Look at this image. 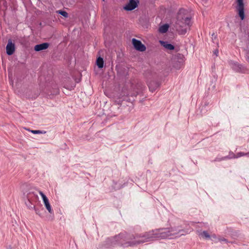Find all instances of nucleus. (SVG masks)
Listing matches in <instances>:
<instances>
[{
    "instance_id": "26",
    "label": "nucleus",
    "mask_w": 249,
    "mask_h": 249,
    "mask_svg": "<svg viewBox=\"0 0 249 249\" xmlns=\"http://www.w3.org/2000/svg\"><path fill=\"white\" fill-rule=\"evenodd\" d=\"M223 241H226V239H224L223 240H222Z\"/></svg>"
},
{
    "instance_id": "3",
    "label": "nucleus",
    "mask_w": 249,
    "mask_h": 249,
    "mask_svg": "<svg viewBox=\"0 0 249 249\" xmlns=\"http://www.w3.org/2000/svg\"><path fill=\"white\" fill-rule=\"evenodd\" d=\"M147 233L149 241H153L156 239L171 238L168 228L156 229L147 232Z\"/></svg>"
},
{
    "instance_id": "15",
    "label": "nucleus",
    "mask_w": 249,
    "mask_h": 249,
    "mask_svg": "<svg viewBox=\"0 0 249 249\" xmlns=\"http://www.w3.org/2000/svg\"><path fill=\"white\" fill-rule=\"evenodd\" d=\"M96 64L98 66V68L100 69H102L104 67V60L103 58L101 57H99L96 60Z\"/></svg>"
},
{
    "instance_id": "8",
    "label": "nucleus",
    "mask_w": 249,
    "mask_h": 249,
    "mask_svg": "<svg viewBox=\"0 0 249 249\" xmlns=\"http://www.w3.org/2000/svg\"><path fill=\"white\" fill-rule=\"evenodd\" d=\"M138 6V1L136 0H130L129 2L124 7L126 11H131L135 9Z\"/></svg>"
},
{
    "instance_id": "23",
    "label": "nucleus",
    "mask_w": 249,
    "mask_h": 249,
    "mask_svg": "<svg viewBox=\"0 0 249 249\" xmlns=\"http://www.w3.org/2000/svg\"><path fill=\"white\" fill-rule=\"evenodd\" d=\"M212 39L213 40V38H216V36L215 35L214 33H213L212 35Z\"/></svg>"
},
{
    "instance_id": "24",
    "label": "nucleus",
    "mask_w": 249,
    "mask_h": 249,
    "mask_svg": "<svg viewBox=\"0 0 249 249\" xmlns=\"http://www.w3.org/2000/svg\"><path fill=\"white\" fill-rule=\"evenodd\" d=\"M218 53V50H215V52H214V54L217 56Z\"/></svg>"
},
{
    "instance_id": "6",
    "label": "nucleus",
    "mask_w": 249,
    "mask_h": 249,
    "mask_svg": "<svg viewBox=\"0 0 249 249\" xmlns=\"http://www.w3.org/2000/svg\"><path fill=\"white\" fill-rule=\"evenodd\" d=\"M132 43L136 50L140 52H144L146 50V47L140 40L133 38L132 39Z\"/></svg>"
},
{
    "instance_id": "13",
    "label": "nucleus",
    "mask_w": 249,
    "mask_h": 249,
    "mask_svg": "<svg viewBox=\"0 0 249 249\" xmlns=\"http://www.w3.org/2000/svg\"><path fill=\"white\" fill-rule=\"evenodd\" d=\"M236 159V155H235L232 152H230L228 156L224 157L220 160H217V159H216L215 160V161H217V160L219 161V160H225L227 159Z\"/></svg>"
},
{
    "instance_id": "11",
    "label": "nucleus",
    "mask_w": 249,
    "mask_h": 249,
    "mask_svg": "<svg viewBox=\"0 0 249 249\" xmlns=\"http://www.w3.org/2000/svg\"><path fill=\"white\" fill-rule=\"evenodd\" d=\"M49 47L48 43H43L42 44L36 45L35 46V50L38 52L43 50L47 49Z\"/></svg>"
},
{
    "instance_id": "18",
    "label": "nucleus",
    "mask_w": 249,
    "mask_h": 249,
    "mask_svg": "<svg viewBox=\"0 0 249 249\" xmlns=\"http://www.w3.org/2000/svg\"><path fill=\"white\" fill-rule=\"evenodd\" d=\"M56 13L60 14L62 16L64 17L65 18H68V14L67 12L65 11H62V10H58L56 11Z\"/></svg>"
},
{
    "instance_id": "4",
    "label": "nucleus",
    "mask_w": 249,
    "mask_h": 249,
    "mask_svg": "<svg viewBox=\"0 0 249 249\" xmlns=\"http://www.w3.org/2000/svg\"><path fill=\"white\" fill-rule=\"evenodd\" d=\"M169 229L171 238L179 237L188 234L191 231L189 229H185L180 226L170 227Z\"/></svg>"
},
{
    "instance_id": "17",
    "label": "nucleus",
    "mask_w": 249,
    "mask_h": 249,
    "mask_svg": "<svg viewBox=\"0 0 249 249\" xmlns=\"http://www.w3.org/2000/svg\"><path fill=\"white\" fill-rule=\"evenodd\" d=\"M200 235L206 239H209L210 238V235L207 231H203L200 233Z\"/></svg>"
},
{
    "instance_id": "7",
    "label": "nucleus",
    "mask_w": 249,
    "mask_h": 249,
    "mask_svg": "<svg viewBox=\"0 0 249 249\" xmlns=\"http://www.w3.org/2000/svg\"><path fill=\"white\" fill-rule=\"evenodd\" d=\"M38 192H39V195L42 197L43 203L45 205V206L46 209L48 211V212L50 213H51V214L53 213V210L52 209L51 206L49 203L48 198L42 191H39Z\"/></svg>"
},
{
    "instance_id": "10",
    "label": "nucleus",
    "mask_w": 249,
    "mask_h": 249,
    "mask_svg": "<svg viewBox=\"0 0 249 249\" xmlns=\"http://www.w3.org/2000/svg\"><path fill=\"white\" fill-rule=\"evenodd\" d=\"M147 84L150 91L152 92L155 91L160 85V84L158 82L154 80L148 82Z\"/></svg>"
},
{
    "instance_id": "9",
    "label": "nucleus",
    "mask_w": 249,
    "mask_h": 249,
    "mask_svg": "<svg viewBox=\"0 0 249 249\" xmlns=\"http://www.w3.org/2000/svg\"><path fill=\"white\" fill-rule=\"evenodd\" d=\"M6 49V53L9 55H12L14 53L15 50V44L12 42L11 40H8Z\"/></svg>"
},
{
    "instance_id": "22",
    "label": "nucleus",
    "mask_w": 249,
    "mask_h": 249,
    "mask_svg": "<svg viewBox=\"0 0 249 249\" xmlns=\"http://www.w3.org/2000/svg\"><path fill=\"white\" fill-rule=\"evenodd\" d=\"M34 209H35V210L36 211V213L37 214H38V215H40L39 213V211L38 209H36L35 207H34Z\"/></svg>"
},
{
    "instance_id": "2",
    "label": "nucleus",
    "mask_w": 249,
    "mask_h": 249,
    "mask_svg": "<svg viewBox=\"0 0 249 249\" xmlns=\"http://www.w3.org/2000/svg\"><path fill=\"white\" fill-rule=\"evenodd\" d=\"M185 10H180L175 23V28L179 35H185L191 26V18L185 16Z\"/></svg>"
},
{
    "instance_id": "19",
    "label": "nucleus",
    "mask_w": 249,
    "mask_h": 249,
    "mask_svg": "<svg viewBox=\"0 0 249 249\" xmlns=\"http://www.w3.org/2000/svg\"><path fill=\"white\" fill-rule=\"evenodd\" d=\"M31 132L33 134H45L46 132L45 131H41L39 130H31Z\"/></svg>"
},
{
    "instance_id": "14",
    "label": "nucleus",
    "mask_w": 249,
    "mask_h": 249,
    "mask_svg": "<svg viewBox=\"0 0 249 249\" xmlns=\"http://www.w3.org/2000/svg\"><path fill=\"white\" fill-rule=\"evenodd\" d=\"M169 27L168 24H165L160 27L159 31L161 33H165L167 32Z\"/></svg>"
},
{
    "instance_id": "20",
    "label": "nucleus",
    "mask_w": 249,
    "mask_h": 249,
    "mask_svg": "<svg viewBox=\"0 0 249 249\" xmlns=\"http://www.w3.org/2000/svg\"><path fill=\"white\" fill-rule=\"evenodd\" d=\"M245 156V153L242 152H240L237 153V154L236 155V159L240 158L242 156Z\"/></svg>"
},
{
    "instance_id": "25",
    "label": "nucleus",
    "mask_w": 249,
    "mask_h": 249,
    "mask_svg": "<svg viewBox=\"0 0 249 249\" xmlns=\"http://www.w3.org/2000/svg\"><path fill=\"white\" fill-rule=\"evenodd\" d=\"M245 156H248L249 157V152L248 153H245Z\"/></svg>"
},
{
    "instance_id": "1",
    "label": "nucleus",
    "mask_w": 249,
    "mask_h": 249,
    "mask_svg": "<svg viewBox=\"0 0 249 249\" xmlns=\"http://www.w3.org/2000/svg\"><path fill=\"white\" fill-rule=\"evenodd\" d=\"M148 235L147 232L141 234L124 232L108 239L107 242H110L111 246L118 245L124 247H132L149 242Z\"/></svg>"
},
{
    "instance_id": "21",
    "label": "nucleus",
    "mask_w": 249,
    "mask_h": 249,
    "mask_svg": "<svg viewBox=\"0 0 249 249\" xmlns=\"http://www.w3.org/2000/svg\"><path fill=\"white\" fill-rule=\"evenodd\" d=\"M59 93V89H55V91H54V92L53 94L57 95V94H58Z\"/></svg>"
},
{
    "instance_id": "5",
    "label": "nucleus",
    "mask_w": 249,
    "mask_h": 249,
    "mask_svg": "<svg viewBox=\"0 0 249 249\" xmlns=\"http://www.w3.org/2000/svg\"><path fill=\"white\" fill-rule=\"evenodd\" d=\"M237 6L236 7V11L238 12V15L241 19L243 20L245 19V9L244 4L243 0H237Z\"/></svg>"
},
{
    "instance_id": "12",
    "label": "nucleus",
    "mask_w": 249,
    "mask_h": 249,
    "mask_svg": "<svg viewBox=\"0 0 249 249\" xmlns=\"http://www.w3.org/2000/svg\"><path fill=\"white\" fill-rule=\"evenodd\" d=\"M160 44L165 49L169 50H173L175 47L171 44L168 43L167 41H160Z\"/></svg>"
},
{
    "instance_id": "16",
    "label": "nucleus",
    "mask_w": 249,
    "mask_h": 249,
    "mask_svg": "<svg viewBox=\"0 0 249 249\" xmlns=\"http://www.w3.org/2000/svg\"><path fill=\"white\" fill-rule=\"evenodd\" d=\"M232 68L237 71H240L241 70V68L240 67V65H239V64H238L237 63H232Z\"/></svg>"
}]
</instances>
